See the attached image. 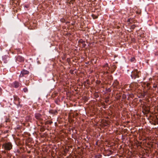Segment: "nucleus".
Here are the masks:
<instances>
[{"mask_svg":"<svg viewBox=\"0 0 158 158\" xmlns=\"http://www.w3.org/2000/svg\"><path fill=\"white\" fill-rule=\"evenodd\" d=\"M2 147L7 151L10 150L12 148V145L11 142H8L3 143Z\"/></svg>","mask_w":158,"mask_h":158,"instance_id":"f257e3e1","label":"nucleus"},{"mask_svg":"<svg viewBox=\"0 0 158 158\" xmlns=\"http://www.w3.org/2000/svg\"><path fill=\"white\" fill-rule=\"evenodd\" d=\"M132 75H131V77L132 79H135L136 77H139V75L138 72L137 70L134 72H132Z\"/></svg>","mask_w":158,"mask_h":158,"instance_id":"f03ea898","label":"nucleus"},{"mask_svg":"<svg viewBox=\"0 0 158 158\" xmlns=\"http://www.w3.org/2000/svg\"><path fill=\"white\" fill-rule=\"evenodd\" d=\"M24 61V58L20 56H18L16 58V61L17 63H19V62H22Z\"/></svg>","mask_w":158,"mask_h":158,"instance_id":"7ed1b4c3","label":"nucleus"},{"mask_svg":"<svg viewBox=\"0 0 158 158\" xmlns=\"http://www.w3.org/2000/svg\"><path fill=\"white\" fill-rule=\"evenodd\" d=\"M29 73V72L28 71L23 69L21 71L20 76H21V77H23L24 75L28 74Z\"/></svg>","mask_w":158,"mask_h":158,"instance_id":"20e7f679","label":"nucleus"},{"mask_svg":"<svg viewBox=\"0 0 158 158\" xmlns=\"http://www.w3.org/2000/svg\"><path fill=\"white\" fill-rule=\"evenodd\" d=\"M12 85L14 87L17 88L19 86L20 84L18 82L15 81L13 83Z\"/></svg>","mask_w":158,"mask_h":158,"instance_id":"39448f33","label":"nucleus"},{"mask_svg":"<svg viewBox=\"0 0 158 158\" xmlns=\"http://www.w3.org/2000/svg\"><path fill=\"white\" fill-rule=\"evenodd\" d=\"M8 56H2V60L4 61V62L5 63H6L7 62V59L8 58Z\"/></svg>","mask_w":158,"mask_h":158,"instance_id":"423d86ee","label":"nucleus"},{"mask_svg":"<svg viewBox=\"0 0 158 158\" xmlns=\"http://www.w3.org/2000/svg\"><path fill=\"white\" fill-rule=\"evenodd\" d=\"M35 116L36 119H40L41 118V115L40 114L37 113L35 114Z\"/></svg>","mask_w":158,"mask_h":158,"instance_id":"0eeeda50","label":"nucleus"},{"mask_svg":"<svg viewBox=\"0 0 158 158\" xmlns=\"http://www.w3.org/2000/svg\"><path fill=\"white\" fill-rule=\"evenodd\" d=\"M135 58L134 57L131 58L130 60L131 62H135Z\"/></svg>","mask_w":158,"mask_h":158,"instance_id":"6e6552de","label":"nucleus"},{"mask_svg":"<svg viewBox=\"0 0 158 158\" xmlns=\"http://www.w3.org/2000/svg\"><path fill=\"white\" fill-rule=\"evenodd\" d=\"M136 27V26L135 24H133L131 26V28L132 29H134Z\"/></svg>","mask_w":158,"mask_h":158,"instance_id":"1a4fd4ad","label":"nucleus"},{"mask_svg":"<svg viewBox=\"0 0 158 158\" xmlns=\"http://www.w3.org/2000/svg\"><path fill=\"white\" fill-rule=\"evenodd\" d=\"M23 91L24 92L26 93L28 91V89L27 88H24L23 89Z\"/></svg>","mask_w":158,"mask_h":158,"instance_id":"9d476101","label":"nucleus"},{"mask_svg":"<svg viewBox=\"0 0 158 158\" xmlns=\"http://www.w3.org/2000/svg\"><path fill=\"white\" fill-rule=\"evenodd\" d=\"M101 155H98L97 156H95V158H100L101 157Z\"/></svg>","mask_w":158,"mask_h":158,"instance_id":"9b49d317","label":"nucleus"},{"mask_svg":"<svg viewBox=\"0 0 158 158\" xmlns=\"http://www.w3.org/2000/svg\"><path fill=\"white\" fill-rule=\"evenodd\" d=\"M106 90L107 91V92H110L111 91V90L110 88L107 89H106Z\"/></svg>","mask_w":158,"mask_h":158,"instance_id":"f8f14e48","label":"nucleus"},{"mask_svg":"<svg viewBox=\"0 0 158 158\" xmlns=\"http://www.w3.org/2000/svg\"><path fill=\"white\" fill-rule=\"evenodd\" d=\"M157 85H155V84H154L153 86V87L154 88H157Z\"/></svg>","mask_w":158,"mask_h":158,"instance_id":"ddd939ff","label":"nucleus"},{"mask_svg":"<svg viewBox=\"0 0 158 158\" xmlns=\"http://www.w3.org/2000/svg\"><path fill=\"white\" fill-rule=\"evenodd\" d=\"M108 66V64L107 63H106L104 66V67H107Z\"/></svg>","mask_w":158,"mask_h":158,"instance_id":"4468645a","label":"nucleus"},{"mask_svg":"<svg viewBox=\"0 0 158 158\" xmlns=\"http://www.w3.org/2000/svg\"><path fill=\"white\" fill-rule=\"evenodd\" d=\"M25 7L26 8H28V6H25Z\"/></svg>","mask_w":158,"mask_h":158,"instance_id":"2eb2a0df","label":"nucleus"},{"mask_svg":"<svg viewBox=\"0 0 158 158\" xmlns=\"http://www.w3.org/2000/svg\"><path fill=\"white\" fill-rule=\"evenodd\" d=\"M2 90V89L1 88H0V92H1V90Z\"/></svg>","mask_w":158,"mask_h":158,"instance_id":"dca6fc26","label":"nucleus"},{"mask_svg":"<svg viewBox=\"0 0 158 158\" xmlns=\"http://www.w3.org/2000/svg\"><path fill=\"white\" fill-rule=\"evenodd\" d=\"M85 45H86V44H84V47H85Z\"/></svg>","mask_w":158,"mask_h":158,"instance_id":"f3484780","label":"nucleus"}]
</instances>
